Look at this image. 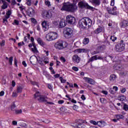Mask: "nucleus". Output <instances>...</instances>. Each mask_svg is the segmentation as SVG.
Instances as JSON below:
<instances>
[{
  "mask_svg": "<svg viewBox=\"0 0 128 128\" xmlns=\"http://www.w3.org/2000/svg\"><path fill=\"white\" fill-rule=\"evenodd\" d=\"M24 42H22L18 43V46H24Z\"/></svg>",
  "mask_w": 128,
  "mask_h": 128,
  "instance_id": "obj_56",
  "label": "nucleus"
},
{
  "mask_svg": "<svg viewBox=\"0 0 128 128\" xmlns=\"http://www.w3.org/2000/svg\"><path fill=\"white\" fill-rule=\"evenodd\" d=\"M119 100H120L121 102H124V100H126V97L124 95H120L118 97Z\"/></svg>",
  "mask_w": 128,
  "mask_h": 128,
  "instance_id": "obj_25",
  "label": "nucleus"
},
{
  "mask_svg": "<svg viewBox=\"0 0 128 128\" xmlns=\"http://www.w3.org/2000/svg\"><path fill=\"white\" fill-rule=\"evenodd\" d=\"M90 124H94V126H96L97 124H98V126H102V121L96 122L94 120H90Z\"/></svg>",
  "mask_w": 128,
  "mask_h": 128,
  "instance_id": "obj_20",
  "label": "nucleus"
},
{
  "mask_svg": "<svg viewBox=\"0 0 128 128\" xmlns=\"http://www.w3.org/2000/svg\"><path fill=\"white\" fill-rule=\"evenodd\" d=\"M117 38L114 36H111L110 38V40H112V42H116V40Z\"/></svg>",
  "mask_w": 128,
  "mask_h": 128,
  "instance_id": "obj_32",
  "label": "nucleus"
},
{
  "mask_svg": "<svg viewBox=\"0 0 128 128\" xmlns=\"http://www.w3.org/2000/svg\"><path fill=\"white\" fill-rule=\"evenodd\" d=\"M78 8H82V10L84 8H86V10H94V7L88 5V4L85 0L79 2L78 3Z\"/></svg>",
  "mask_w": 128,
  "mask_h": 128,
  "instance_id": "obj_4",
  "label": "nucleus"
},
{
  "mask_svg": "<svg viewBox=\"0 0 128 128\" xmlns=\"http://www.w3.org/2000/svg\"><path fill=\"white\" fill-rule=\"evenodd\" d=\"M30 40L33 45L36 44L34 43V37H31Z\"/></svg>",
  "mask_w": 128,
  "mask_h": 128,
  "instance_id": "obj_45",
  "label": "nucleus"
},
{
  "mask_svg": "<svg viewBox=\"0 0 128 128\" xmlns=\"http://www.w3.org/2000/svg\"><path fill=\"white\" fill-rule=\"evenodd\" d=\"M28 6H30L32 4V0H27Z\"/></svg>",
  "mask_w": 128,
  "mask_h": 128,
  "instance_id": "obj_48",
  "label": "nucleus"
},
{
  "mask_svg": "<svg viewBox=\"0 0 128 128\" xmlns=\"http://www.w3.org/2000/svg\"><path fill=\"white\" fill-rule=\"evenodd\" d=\"M48 58L47 57L45 58L44 60V64H48Z\"/></svg>",
  "mask_w": 128,
  "mask_h": 128,
  "instance_id": "obj_38",
  "label": "nucleus"
},
{
  "mask_svg": "<svg viewBox=\"0 0 128 128\" xmlns=\"http://www.w3.org/2000/svg\"><path fill=\"white\" fill-rule=\"evenodd\" d=\"M124 116L122 115L118 114L116 116V118L118 120H120V118H124Z\"/></svg>",
  "mask_w": 128,
  "mask_h": 128,
  "instance_id": "obj_36",
  "label": "nucleus"
},
{
  "mask_svg": "<svg viewBox=\"0 0 128 128\" xmlns=\"http://www.w3.org/2000/svg\"><path fill=\"white\" fill-rule=\"evenodd\" d=\"M42 26L44 28V32L48 30V22L46 21H44L42 23Z\"/></svg>",
  "mask_w": 128,
  "mask_h": 128,
  "instance_id": "obj_16",
  "label": "nucleus"
},
{
  "mask_svg": "<svg viewBox=\"0 0 128 128\" xmlns=\"http://www.w3.org/2000/svg\"><path fill=\"white\" fill-rule=\"evenodd\" d=\"M64 44L66 43L62 40L57 42L55 44L56 48V50H62V48H66V46L64 45Z\"/></svg>",
  "mask_w": 128,
  "mask_h": 128,
  "instance_id": "obj_8",
  "label": "nucleus"
},
{
  "mask_svg": "<svg viewBox=\"0 0 128 128\" xmlns=\"http://www.w3.org/2000/svg\"><path fill=\"white\" fill-rule=\"evenodd\" d=\"M72 62L74 64H80V58L77 54H74L72 56Z\"/></svg>",
  "mask_w": 128,
  "mask_h": 128,
  "instance_id": "obj_14",
  "label": "nucleus"
},
{
  "mask_svg": "<svg viewBox=\"0 0 128 128\" xmlns=\"http://www.w3.org/2000/svg\"><path fill=\"white\" fill-rule=\"evenodd\" d=\"M13 59H14V58L12 56H11L9 58L8 62L10 66H12V64Z\"/></svg>",
  "mask_w": 128,
  "mask_h": 128,
  "instance_id": "obj_31",
  "label": "nucleus"
},
{
  "mask_svg": "<svg viewBox=\"0 0 128 128\" xmlns=\"http://www.w3.org/2000/svg\"><path fill=\"white\" fill-rule=\"evenodd\" d=\"M116 76L115 74H112L110 76V82H114L116 80Z\"/></svg>",
  "mask_w": 128,
  "mask_h": 128,
  "instance_id": "obj_24",
  "label": "nucleus"
},
{
  "mask_svg": "<svg viewBox=\"0 0 128 128\" xmlns=\"http://www.w3.org/2000/svg\"><path fill=\"white\" fill-rule=\"evenodd\" d=\"M52 16V12L50 11H48L46 13V17L48 18H50Z\"/></svg>",
  "mask_w": 128,
  "mask_h": 128,
  "instance_id": "obj_23",
  "label": "nucleus"
},
{
  "mask_svg": "<svg viewBox=\"0 0 128 128\" xmlns=\"http://www.w3.org/2000/svg\"><path fill=\"white\" fill-rule=\"evenodd\" d=\"M36 40H37L38 44H40V46H44L45 44L44 42V41L42 38H40V37L36 38Z\"/></svg>",
  "mask_w": 128,
  "mask_h": 128,
  "instance_id": "obj_18",
  "label": "nucleus"
},
{
  "mask_svg": "<svg viewBox=\"0 0 128 128\" xmlns=\"http://www.w3.org/2000/svg\"><path fill=\"white\" fill-rule=\"evenodd\" d=\"M46 40H48V42L54 40L58 38V33L56 32H50L46 34Z\"/></svg>",
  "mask_w": 128,
  "mask_h": 128,
  "instance_id": "obj_5",
  "label": "nucleus"
},
{
  "mask_svg": "<svg viewBox=\"0 0 128 128\" xmlns=\"http://www.w3.org/2000/svg\"><path fill=\"white\" fill-rule=\"evenodd\" d=\"M81 98L82 100H86V96L84 94L81 96Z\"/></svg>",
  "mask_w": 128,
  "mask_h": 128,
  "instance_id": "obj_62",
  "label": "nucleus"
},
{
  "mask_svg": "<svg viewBox=\"0 0 128 128\" xmlns=\"http://www.w3.org/2000/svg\"><path fill=\"white\" fill-rule=\"evenodd\" d=\"M12 24L14 25L16 24V26H18V24H20V22L18 20H14V22H12Z\"/></svg>",
  "mask_w": 128,
  "mask_h": 128,
  "instance_id": "obj_33",
  "label": "nucleus"
},
{
  "mask_svg": "<svg viewBox=\"0 0 128 128\" xmlns=\"http://www.w3.org/2000/svg\"><path fill=\"white\" fill-rule=\"evenodd\" d=\"M16 106H18V102H14L13 104L11 106L12 110L14 112L16 110Z\"/></svg>",
  "mask_w": 128,
  "mask_h": 128,
  "instance_id": "obj_22",
  "label": "nucleus"
},
{
  "mask_svg": "<svg viewBox=\"0 0 128 128\" xmlns=\"http://www.w3.org/2000/svg\"><path fill=\"white\" fill-rule=\"evenodd\" d=\"M22 87L20 86V87H18L17 88V92H22Z\"/></svg>",
  "mask_w": 128,
  "mask_h": 128,
  "instance_id": "obj_39",
  "label": "nucleus"
},
{
  "mask_svg": "<svg viewBox=\"0 0 128 128\" xmlns=\"http://www.w3.org/2000/svg\"><path fill=\"white\" fill-rule=\"evenodd\" d=\"M64 100H60L58 101V104H64Z\"/></svg>",
  "mask_w": 128,
  "mask_h": 128,
  "instance_id": "obj_58",
  "label": "nucleus"
},
{
  "mask_svg": "<svg viewBox=\"0 0 128 128\" xmlns=\"http://www.w3.org/2000/svg\"><path fill=\"white\" fill-rule=\"evenodd\" d=\"M102 94H105L106 96L108 95V92L106 90H102Z\"/></svg>",
  "mask_w": 128,
  "mask_h": 128,
  "instance_id": "obj_61",
  "label": "nucleus"
},
{
  "mask_svg": "<svg viewBox=\"0 0 128 128\" xmlns=\"http://www.w3.org/2000/svg\"><path fill=\"white\" fill-rule=\"evenodd\" d=\"M30 14H34V9H32V8H30Z\"/></svg>",
  "mask_w": 128,
  "mask_h": 128,
  "instance_id": "obj_42",
  "label": "nucleus"
},
{
  "mask_svg": "<svg viewBox=\"0 0 128 128\" xmlns=\"http://www.w3.org/2000/svg\"><path fill=\"white\" fill-rule=\"evenodd\" d=\"M104 60V57H102V56H98V55L93 56L89 59L88 62L90 63L92 62H94V60Z\"/></svg>",
  "mask_w": 128,
  "mask_h": 128,
  "instance_id": "obj_13",
  "label": "nucleus"
},
{
  "mask_svg": "<svg viewBox=\"0 0 128 128\" xmlns=\"http://www.w3.org/2000/svg\"><path fill=\"white\" fill-rule=\"evenodd\" d=\"M102 28H98L95 30V32L96 34H100V32H102Z\"/></svg>",
  "mask_w": 128,
  "mask_h": 128,
  "instance_id": "obj_27",
  "label": "nucleus"
},
{
  "mask_svg": "<svg viewBox=\"0 0 128 128\" xmlns=\"http://www.w3.org/2000/svg\"><path fill=\"white\" fill-rule=\"evenodd\" d=\"M78 106H76V105H74L73 106V110H78Z\"/></svg>",
  "mask_w": 128,
  "mask_h": 128,
  "instance_id": "obj_60",
  "label": "nucleus"
},
{
  "mask_svg": "<svg viewBox=\"0 0 128 128\" xmlns=\"http://www.w3.org/2000/svg\"><path fill=\"white\" fill-rule=\"evenodd\" d=\"M104 44H107V46H110V43L108 40H105L104 41Z\"/></svg>",
  "mask_w": 128,
  "mask_h": 128,
  "instance_id": "obj_59",
  "label": "nucleus"
},
{
  "mask_svg": "<svg viewBox=\"0 0 128 128\" xmlns=\"http://www.w3.org/2000/svg\"><path fill=\"white\" fill-rule=\"evenodd\" d=\"M34 98H38V100L41 102H47L48 104H54L52 102H48V100H48V97L46 96L40 94L39 92H36L34 94Z\"/></svg>",
  "mask_w": 128,
  "mask_h": 128,
  "instance_id": "obj_2",
  "label": "nucleus"
},
{
  "mask_svg": "<svg viewBox=\"0 0 128 128\" xmlns=\"http://www.w3.org/2000/svg\"><path fill=\"white\" fill-rule=\"evenodd\" d=\"M4 96V92L1 91L0 92V96Z\"/></svg>",
  "mask_w": 128,
  "mask_h": 128,
  "instance_id": "obj_57",
  "label": "nucleus"
},
{
  "mask_svg": "<svg viewBox=\"0 0 128 128\" xmlns=\"http://www.w3.org/2000/svg\"><path fill=\"white\" fill-rule=\"evenodd\" d=\"M31 84L32 86H36L38 88H40V85H38V82H36L31 81Z\"/></svg>",
  "mask_w": 128,
  "mask_h": 128,
  "instance_id": "obj_29",
  "label": "nucleus"
},
{
  "mask_svg": "<svg viewBox=\"0 0 128 128\" xmlns=\"http://www.w3.org/2000/svg\"><path fill=\"white\" fill-rule=\"evenodd\" d=\"M2 10H6V8H8V4H3V5L2 6Z\"/></svg>",
  "mask_w": 128,
  "mask_h": 128,
  "instance_id": "obj_34",
  "label": "nucleus"
},
{
  "mask_svg": "<svg viewBox=\"0 0 128 128\" xmlns=\"http://www.w3.org/2000/svg\"><path fill=\"white\" fill-rule=\"evenodd\" d=\"M4 42H5V41L4 40H2V42L0 43V44L2 46H4Z\"/></svg>",
  "mask_w": 128,
  "mask_h": 128,
  "instance_id": "obj_64",
  "label": "nucleus"
},
{
  "mask_svg": "<svg viewBox=\"0 0 128 128\" xmlns=\"http://www.w3.org/2000/svg\"><path fill=\"white\" fill-rule=\"evenodd\" d=\"M63 32L65 38H72L74 36V30L72 28H65Z\"/></svg>",
  "mask_w": 128,
  "mask_h": 128,
  "instance_id": "obj_3",
  "label": "nucleus"
},
{
  "mask_svg": "<svg viewBox=\"0 0 128 128\" xmlns=\"http://www.w3.org/2000/svg\"><path fill=\"white\" fill-rule=\"evenodd\" d=\"M112 90H114V92H117V90H118V88L117 86H114L113 87Z\"/></svg>",
  "mask_w": 128,
  "mask_h": 128,
  "instance_id": "obj_54",
  "label": "nucleus"
},
{
  "mask_svg": "<svg viewBox=\"0 0 128 128\" xmlns=\"http://www.w3.org/2000/svg\"><path fill=\"white\" fill-rule=\"evenodd\" d=\"M124 40H122L118 43H117L115 46L114 50L118 52H122L124 50Z\"/></svg>",
  "mask_w": 128,
  "mask_h": 128,
  "instance_id": "obj_6",
  "label": "nucleus"
},
{
  "mask_svg": "<svg viewBox=\"0 0 128 128\" xmlns=\"http://www.w3.org/2000/svg\"><path fill=\"white\" fill-rule=\"evenodd\" d=\"M6 16H10L12 14V12L10 10H8L6 13Z\"/></svg>",
  "mask_w": 128,
  "mask_h": 128,
  "instance_id": "obj_53",
  "label": "nucleus"
},
{
  "mask_svg": "<svg viewBox=\"0 0 128 128\" xmlns=\"http://www.w3.org/2000/svg\"><path fill=\"white\" fill-rule=\"evenodd\" d=\"M78 26L80 28H86V24L84 18H82L80 20H79Z\"/></svg>",
  "mask_w": 128,
  "mask_h": 128,
  "instance_id": "obj_11",
  "label": "nucleus"
},
{
  "mask_svg": "<svg viewBox=\"0 0 128 128\" xmlns=\"http://www.w3.org/2000/svg\"><path fill=\"white\" fill-rule=\"evenodd\" d=\"M60 60L62 61V62H66V58H64V56H62L60 58Z\"/></svg>",
  "mask_w": 128,
  "mask_h": 128,
  "instance_id": "obj_47",
  "label": "nucleus"
},
{
  "mask_svg": "<svg viewBox=\"0 0 128 128\" xmlns=\"http://www.w3.org/2000/svg\"><path fill=\"white\" fill-rule=\"evenodd\" d=\"M90 2L94 6H98L100 4V0H90Z\"/></svg>",
  "mask_w": 128,
  "mask_h": 128,
  "instance_id": "obj_15",
  "label": "nucleus"
},
{
  "mask_svg": "<svg viewBox=\"0 0 128 128\" xmlns=\"http://www.w3.org/2000/svg\"><path fill=\"white\" fill-rule=\"evenodd\" d=\"M72 69L73 70H74V72H78V68L76 66L72 67Z\"/></svg>",
  "mask_w": 128,
  "mask_h": 128,
  "instance_id": "obj_44",
  "label": "nucleus"
},
{
  "mask_svg": "<svg viewBox=\"0 0 128 128\" xmlns=\"http://www.w3.org/2000/svg\"><path fill=\"white\" fill-rule=\"evenodd\" d=\"M123 2L125 6V8H124V12H126V10H128V6L127 5L128 4H126V1H123Z\"/></svg>",
  "mask_w": 128,
  "mask_h": 128,
  "instance_id": "obj_28",
  "label": "nucleus"
},
{
  "mask_svg": "<svg viewBox=\"0 0 128 128\" xmlns=\"http://www.w3.org/2000/svg\"><path fill=\"white\" fill-rule=\"evenodd\" d=\"M84 19L85 20V24H86V28H91L92 24V20L86 17H84Z\"/></svg>",
  "mask_w": 128,
  "mask_h": 128,
  "instance_id": "obj_10",
  "label": "nucleus"
},
{
  "mask_svg": "<svg viewBox=\"0 0 128 128\" xmlns=\"http://www.w3.org/2000/svg\"><path fill=\"white\" fill-rule=\"evenodd\" d=\"M64 26H66V22H64V20H61L58 25V28H64Z\"/></svg>",
  "mask_w": 128,
  "mask_h": 128,
  "instance_id": "obj_21",
  "label": "nucleus"
},
{
  "mask_svg": "<svg viewBox=\"0 0 128 128\" xmlns=\"http://www.w3.org/2000/svg\"><path fill=\"white\" fill-rule=\"evenodd\" d=\"M20 126H22L23 128H26L27 126L26 124V123H23L20 125Z\"/></svg>",
  "mask_w": 128,
  "mask_h": 128,
  "instance_id": "obj_63",
  "label": "nucleus"
},
{
  "mask_svg": "<svg viewBox=\"0 0 128 128\" xmlns=\"http://www.w3.org/2000/svg\"><path fill=\"white\" fill-rule=\"evenodd\" d=\"M33 46L34 48H32V52H38V50H36V44H34Z\"/></svg>",
  "mask_w": 128,
  "mask_h": 128,
  "instance_id": "obj_30",
  "label": "nucleus"
},
{
  "mask_svg": "<svg viewBox=\"0 0 128 128\" xmlns=\"http://www.w3.org/2000/svg\"><path fill=\"white\" fill-rule=\"evenodd\" d=\"M14 64L16 66V68H18V60H16V58H15L14 59Z\"/></svg>",
  "mask_w": 128,
  "mask_h": 128,
  "instance_id": "obj_41",
  "label": "nucleus"
},
{
  "mask_svg": "<svg viewBox=\"0 0 128 128\" xmlns=\"http://www.w3.org/2000/svg\"><path fill=\"white\" fill-rule=\"evenodd\" d=\"M124 110H128V104H124Z\"/></svg>",
  "mask_w": 128,
  "mask_h": 128,
  "instance_id": "obj_37",
  "label": "nucleus"
},
{
  "mask_svg": "<svg viewBox=\"0 0 128 128\" xmlns=\"http://www.w3.org/2000/svg\"><path fill=\"white\" fill-rule=\"evenodd\" d=\"M90 42V40L88 38H84L83 40V44H88V42Z\"/></svg>",
  "mask_w": 128,
  "mask_h": 128,
  "instance_id": "obj_26",
  "label": "nucleus"
},
{
  "mask_svg": "<svg viewBox=\"0 0 128 128\" xmlns=\"http://www.w3.org/2000/svg\"><path fill=\"white\" fill-rule=\"evenodd\" d=\"M15 112H16V114H22V110H15Z\"/></svg>",
  "mask_w": 128,
  "mask_h": 128,
  "instance_id": "obj_46",
  "label": "nucleus"
},
{
  "mask_svg": "<svg viewBox=\"0 0 128 128\" xmlns=\"http://www.w3.org/2000/svg\"><path fill=\"white\" fill-rule=\"evenodd\" d=\"M121 28H126L128 26V21L126 20H124L122 21L120 24Z\"/></svg>",
  "mask_w": 128,
  "mask_h": 128,
  "instance_id": "obj_17",
  "label": "nucleus"
},
{
  "mask_svg": "<svg viewBox=\"0 0 128 128\" xmlns=\"http://www.w3.org/2000/svg\"><path fill=\"white\" fill-rule=\"evenodd\" d=\"M109 92L110 94H115L116 93V91H114L112 89H110Z\"/></svg>",
  "mask_w": 128,
  "mask_h": 128,
  "instance_id": "obj_40",
  "label": "nucleus"
},
{
  "mask_svg": "<svg viewBox=\"0 0 128 128\" xmlns=\"http://www.w3.org/2000/svg\"><path fill=\"white\" fill-rule=\"evenodd\" d=\"M110 6H114V0H111Z\"/></svg>",
  "mask_w": 128,
  "mask_h": 128,
  "instance_id": "obj_50",
  "label": "nucleus"
},
{
  "mask_svg": "<svg viewBox=\"0 0 128 128\" xmlns=\"http://www.w3.org/2000/svg\"><path fill=\"white\" fill-rule=\"evenodd\" d=\"M78 10V6L76 4L70 3V2H64L62 4L61 10H65L70 12H74Z\"/></svg>",
  "mask_w": 128,
  "mask_h": 128,
  "instance_id": "obj_1",
  "label": "nucleus"
},
{
  "mask_svg": "<svg viewBox=\"0 0 128 128\" xmlns=\"http://www.w3.org/2000/svg\"><path fill=\"white\" fill-rule=\"evenodd\" d=\"M126 89L124 88H122L120 89V92L122 94H124V92H126Z\"/></svg>",
  "mask_w": 128,
  "mask_h": 128,
  "instance_id": "obj_52",
  "label": "nucleus"
},
{
  "mask_svg": "<svg viewBox=\"0 0 128 128\" xmlns=\"http://www.w3.org/2000/svg\"><path fill=\"white\" fill-rule=\"evenodd\" d=\"M66 22L70 24H74L76 22V18L72 16V15H68L66 17Z\"/></svg>",
  "mask_w": 128,
  "mask_h": 128,
  "instance_id": "obj_9",
  "label": "nucleus"
},
{
  "mask_svg": "<svg viewBox=\"0 0 128 128\" xmlns=\"http://www.w3.org/2000/svg\"><path fill=\"white\" fill-rule=\"evenodd\" d=\"M60 80L61 81V82H62V84H64L66 83V80H65L64 79L62 78V77H60Z\"/></svg>",
  "mask_w": 128,
  "mask_h": 128,
  "instance_id": "obj_35",
  "label": "nucleus"
},
{
  "mask_svg": "<svg viewBox=\"0 0 128 128\" xmlns=\"http://www.w3.org/2000/svg\"><path fill=\"white\" fill-rule=\"evenodd\" d=\"M45 4L46 6H50V1H46Z\"/></svg>",
  "mask_w": 128,
  "mask_h": 128,
  "instance_id": "obj_43",
  "label": "nucleus"
},
{
  "mask_svg": "<svg viewBox=\"0 0 128 128\" xmlns=\"http://www.w3.org/2000/svg\"><path fill=\"white\" fill-rule=\"evenodd\" d=\"M108 14H112L113 16H116V7L114 6L112 8H106Z\"/></svg>",
  "mask_w": 128,
  "mask_h": 128,
  "instance_id": "obj_12",
  "label": "nucleus"
},
{
  "mask_svg": "<svg viewBox=\"0 0 128 128\" xmlns=\"http://www.w3.org/2000/svg\"><path fill=\"white\" fill-rule=\"evenodd\" d=\"M31 21L33 22V24H36V20L34 19V18H32Z\"/></svg>",
  "mask_w": 128,
  "mask_h": 128,
  "instance_id": "obj_55",
  "label": "nucleus"
},
{
  "mask_svg": "<svg viewBox=\"0 0 128 128\" xmlns=\"http://www.w3.org/2000/svg\"><path fill=\"white\" fill-rule=\"evenodd\" d=\"M3 22L5 24H6V23H8V19H6V18H3Z\"/></svg>",
  "mask_w": 128,
  "mask_h": 128,
  "instance_id": "obj_51",
  "label": "nucleus"
},
{
  "mask_svg": "<svg viewBox=\"0 0 128 128\" xmlns=\"http://www.w3.org/2000/svg\"><path fill=\"white\" fill-rule=\"evenodd\" d=\"M84 124H86V122L84 120H78V122L73 124L72 126L78 128H86V126Z\"/></svg>",
  "mask_w": 128,
  "mask_h": 128,
  "instance_id": "obj_7",
  "label": "nucleus"
},
{
  "mask_svg": "<svg viewBox=\"0 0 128 128\" xmlns=\"http://www.w3.org/2000/svg\"><path fill=\"white\" fill-rule=\"evenodd\" d=\"M18 96V94H16V92H12V96L13 98H16V96Z\"/></svg>",
  "mask_w": 128,
  "mask_h": 128,
  "instance_id": "obj_49",
  "label": "nucleus"
},
{
  "mask_svg": "<svg viewBox=\"0 0 128 128\" xmlns=\"http://www.w3.org/2000/svg\"><path fill=\"white\" fill-rule=\"evenodd\" d=\"M84 80H85L88 81V84H94V80H92V78H88V77L84 78Z\"/></svg>",
  "mask_w": 128,
  "mask_h": 128,
  "instance_id": "obj_19",
  "label": "nucleus"
}]
</instances>
